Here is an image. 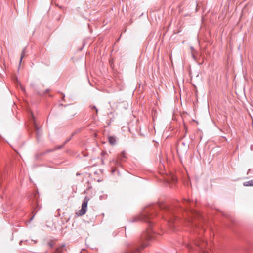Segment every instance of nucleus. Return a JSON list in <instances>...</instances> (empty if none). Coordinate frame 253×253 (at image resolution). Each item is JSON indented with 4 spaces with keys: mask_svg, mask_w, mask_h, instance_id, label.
<instances>
[{
    "mask_svg": "<svg viewBox=\"0 0 253 253\" xmlns=\"http://www.w3.org/2000/svg\"><path fill=\"white\" fill-rule=\"evenodd\" d=\"M157 208L165 211L163 215L164 218L168 222L170 228L174 227V221H176L175 216L174 215L175 211V207L160 202L152 206L146 207L141 211L139 220L147 223L148 227L147 231L142 235L141 245L139 247L133 245L129 247L124 253H140V250L147 247L149 242L154 238L156 234L151 229L152 222L150 220L155 216L153 213L155 212Z\"/></svg>",
    "mask_w": 253,
    "mask_h": 253,
    "instance_id": "nucleus-1",
    "label": "nucleus"
},
{
    "mask_svg": "<svg viewBox=\"0 0 253 253\" xmlns=\"http://www.w3.org/2000/svg\"><path fill=\"white\" fill-rule=\"evenodd\" d=\"M180 209L181 210H182L184 211L188 214V215L189 216V218L188 219L189 223L192 226H195L197 230L199 227L197 226V224L196 223H193V219L195 218L200 217V213L191 209H188L186 207H182V206H180Z\"/></svg>",
    "mask_w": 253,
    "mask_h": 253,
    "instance_id": "nucleus-2",
    "label": "nucleus"
},
{
    "mask_svg": "<svg viewBox=\"0 0 253 253\" xmlns=\"http://www.w3.org/2000/svg\"><path fill=\"white\" fill-rule=\"evenodd\" d=\"M89 200V198L87 196L85 197L82 204L81 209L78 211V214L79 216H82L85 214L87 210V204Z\"/></svg>",
    "mask_w": 253,
    "mask_h": 253,
    "instance_id": "nucleus-3",
    "label": "nucleus"
},
{
    "mask_svg": "<svg viewBox=\"0 0 253 253\" xmlns=\"http://www.w3.org/2000/svg\"><path fill=\"white\" fill-rule=\"evenodd\" d=\"M126 158V154L125 151H123L121 154L118 156V160H113L112 162L117 166H121L120 162L124 161L125 159Z\"/></svg>",
    "mask_w": 253,
    "mask_h": 253,
    "instance_id": "nucleus-4",
    "label": "nucleus"
},
{
    "mask_svg": "<svg viewBox=\"0 0 253 253\" xmlns=\"http://www.w3.org/2000/svg\"><path fill=\"white\" fill-rule=\"evenodd\" d=\"M194 245L199 248L200 250H202L204 247L207 245V242L204 239H201L200 238L198 240L194 241Z\"/></svg>",
    "mask_w": 253,
    "mask_h": 253,
    "instance_id": "nucleus-5",
    "label": "nucleus"
},
{
    "mask_svg": "<svg viewBox=\"0 0 253 253\" xmlns=\"http://www.w3.org/2000/svg\"><path fill=\"white\" fill-rule=\"evenodd\" d=\"M73 135H74V134H72V136H70V137H69L68 138H67L62 145L57 146L55 149L49 150H48V151L52 152L54 150H58V149H61V148H63L64 145L66 144H67L70 140H71Z\"/></svg>",
    "mask_w": 253,
    "mask_h": 253,
    "instance_id": "nucleus-6",
    "label": "nucleus"
},
{
    "mask_svg": "<svg viewBox=\"0 0 253 253\" xmlns=\"http://www.w3.org/2000/svg\"><path fill=\"white\" fill-rule=\"evenodd\" d=\"M108 140L109 143L111 145H114L116 143V138L115 136H111L108 137Z\"/></svg>",
    "mask_w": 253,
    "mask_h": 253,
    "instance_id": "nucleus-7",
    "label": "nucleus"
},
{
    "mask_svg": "<svg viewBox=\"0 0 253 253\" xmlns=\"http://www.w3.org/2000/svg\"><path fill=\"white\" fill-rule=\"evenodd\" d=\"M243 185L246 187L253 186V179L244 182L243 183Z\"/></svg>",
    "mask_w": 253,
    "mask_h": 253,
    "instance_id": "nucleus-8",
    "label": "nucleus"
},
{
    "mask_svg": "<svg viewBox=\"0 0 253 253\" xmlns=\"http://www.w3.org/2000/svg\"><path fill=\"white\" fill-rule=\"evenodd\" d=\"M26 54V48H23L20 57V63L21 62L22 58L25 56Z\"/></svg>",
    "mask_w": 253,
    "mask_h": 253,
    "instance_id": "nucleus-9",
    "label": "nucleus"
},
{
    "mask_svg": "<svg viewBox=\"0 0 253 253\" xmlns=\"http://www.w3.org/2000/svg\"><path fill=\"white\" fill-rule=\"evenodd\" d=\"M35 129L36 131V135L37 136H38L40 131V128L37 126L36 124H35Z\"/></svg>",
    "mask_w": 253,
    "mask_h": 253,
    "instance_id": "nucleus-10",
    "label": "nucleus"
},
{
    "mask_svg": "<svg viewBox=\"0 0 253 253\" xmlns=\"http://www.w3.org/2000/svg\"><path fill=\"white\" fill-rule=\"evenodd\" d=\"M64 247H65V245H63L62 247H61L58 248L56 250V253H61L62 248Z\"/></svg>",
    "mask_w": 253,
    "mask_h": 253,
    "instance_id": "nucleus-11",
    "label": "nucleus"
},
{
    "mask_svg": "<svg viewBox=\"0 0 253 253\" xmlns=\"http://www.w3.org/2000/svg\"><path fill=\"white\" fill-rule=\"evenodd\" d=\"M91 109H94L96 110V113L97 114L98 113V109H97L96 107L95 106H91Z\"/></svg>",
    "mask_w": 253,
    "mask_h": 253,
    "instance_id": "nucleus-12",
    "label": "nucleus"
},
{
    "mask_svg": "<svg viewBox=\"0 0 253 253\" xmlns=\"http://www.w3.org/2000/svg\"><path fill=\"white\" fill-rule=\"evenodd\" d=\"M37 212V211H36V212L34 213V214L33 215V216L30 218V219L29 220V222L31 221L33 219V218H34L35 214H36Z\"/></svg>",
    "mask_w": 253,
    "mask_h": 253,
    "instance_id": "nucleus-13",
    "label": "nucleus"
},
{
    "mask_svg": "<svg viewBox=\"0 0 253 253\" xmlns=\"http://www.w3.org/2000/svg\"><path fill=\"white\" fill-rule=\"evenodd\" d=\"M187 248L189 249H192V247L190 245L187 244Z\"/></svg>",
    "mask_w": 253,
    "mask_h": 253,
    "instance_id": "nucleus-14",
    "label": "nucleus"
},
{
    "mask_svg": "<svg viewBox=\"0 0 253 253\" xmlns=\"http://www.w3.org/2000/svg\"><path fill=\"white\" fill-rule=\"evenodd\" d=\"M192 57H193V59H194V60H196V56L194 55V54H193V53H192Z\"/></svg>",
    "mask_w": 253,
    "mask_h": 253,
    "instance_id": "nucleus-15",
    "label": "nucleus"
},
{
    "mask_svg": "<svg viewBox=\"0 0 253 253\" xmlns=\"http://www.w3.org/2000/svg\"><path fill=\"white\" fill-rule=\"evenodd\" d=\"M48 245H49L51 248V247H52V246H53V244H52V243H51V242H49V243H48Z\"/></svg>",
    "mask_w": 253,
    "mask_h": 253,
    "instance_id": "nucleus-16",
    "label": "nucleus"
},
{
    "mask_svg": "<svg viewBox=\"0 0 253 253\" xmlns=\"http://www.w3.org/2000/svg\"><path fill=\"white\" fill-rule=\"evenodd\" d=\"M188 202V201L187 200H186V199H184L183 202V203H187Z\"/></svg>",
    "mask_w": 253,
    "mask_h": 253,
    "instance_id": "nucleus-17",
    "label": "nucleus"
},
{
    "mask_svg": "<svg viewBox=\"0 0 253 253\" xmlns=\"http://www.w3.org/2000/svg\"><path fill=\"white\" fill-rule=\"evenodd\" d=\"M37 208H38V210H39L41 208V207L40 206H39L38 204H37Z\"/></svg>",
    "mask_w": 253,
    "mask_h": 253,
    "instance_id": "nucleus-18",
    "label": "nucleus"
},
{
    "mask_svg": "<svg viewBox=\"0 0 253 253\" xmlns=\"http://www.w3.org/2000/svg\"><path fill=\"white\" fill-rule=\"evenodd\" d=\"M62 95H63V96H62V98H63H63L65 97V94H62Z\"/></svg>",
    "mask_w": 253,
    "mask_h": 253,
    "instance_id": "nucleus-19",
    "label": "nucleus"
},
{
    "mask_svg": "<svg viewBox=\"0 0 253 253\" xmlns=\"http://www.w3.org/2000/svg\"><path fill=\"white\" fill-rule=\"evenodd\" d=\"M76 175H80V173H77V174H76Z\"/></svg>",
    "mask_w": 253,
    "mask_h": 253,
    "instance_id": "nucleus-20",
    "label": "nucleus"
}]
</instances>
